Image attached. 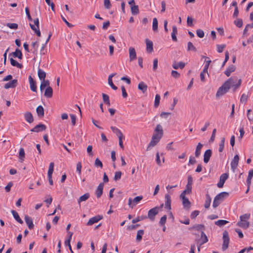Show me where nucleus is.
Instances as JSON below:
<instances>
[{
  "label": "nucleus",
  "instance_id": "nucleus-18",
  "mask_svg": "<svg viewBox=\"0 0 253 253\" xmlns=\"http://www.w3.org/2000/svg\"><path fill=\"white\" fill-rule=\"evenodd\" d=\"M17 80H13L11 82H9L5 84L4 88L5 89H8L9 88H14L16 87L17 85Z\"/></svg>",
  "mask_w": 253,
  "mask_h": 253
},
{
  "label": "nucleus",
  "instance_id": "nucleus-19",
  "mask_svg": "<svg viewBox=\"0 0 253 253\" xmlns=\"http://www.w3.org/2000/svg\"><path fill=\"white\" fill-rule=\"evenodd\" d=\"M116 74L115 73H113L111 75H110L108 77V84H109V85L112 87V88L114 90H117V87L116 86H115L113 83V81H112V78L115 76Z\"/></svg>",
  "mask_w": 253,
  "mask_h": 253
},
{
  "label": "nucleus",
  "instance_id": "nucleus-44",
  "mask_svg": "<svg viewBox=\"0 0 253 253\" xmlns=\"http://www.w3.org/2000/svg\"><path fill=\"white\" fill-rule=\"evenodd\" d=\"M131 11L133 15L137 14L139 13L138 6L137 5H134L131 6Z\"/></svg>",
  "mask_w": 253,
  "mask_h": 253
},
{
  "label": "nucleus",
  "instance_id": "nucleus-59",
  "mask_svg": "<svg viewBox=\"0 0 253 253\" xmlns=\"http://www.w3.org/2000/svg\"><path fill=\"white\" fill-rule=\"evenodd\" d=\"M216 46H217V51L219 53H221L223 51L224 48H225V44H221V45L217 44Z\"/></svg>",
  "mask_w": 253,
  "mask_h": 253
},
{
  "label": "nucleus",
  "instance_id": "nucleus-49",
  "mask_svg": "<svg viewBox=\"0 0 253 253\" xmlns=\"http://www.w3.org/2000/svg\"><path fill=\"white\" fill-rule=\"evenodd\" d=\"M160 98H161V97L159 94H157L156 95L155 102H154V106L155 107H157L159 106V105L160 104Z\"/></svg>",
  "mask_w": 253,
  "mask_h": 253
},
{
  "label": "nucleus",
  "instance_id": "nucleus-51",
  "mask_svg": "<svg viewBox=\"0 0 253 253\" xmlns=\"http://www.w3.org/2000/svg\"><path fill=\"white\" fill-rule=\"evenodd\" d=\"M234 23L239 28H241L243 25V21L241 19H237L234 21Z\"/></svg>",
  "mask_w": 253,
  "mask_h": 253
},
{
  "label": "nucleus",
  "instance_id": "nucleus-6",
  "mask_svg": "<svg viewBox=\"0 0 253 253\" xmlns=\"http://www.w3.org/2000/svg\"><path fill=\"white\" fill-rule=\"evenodd\" d=\"M223 240L222 249L223 251H225L228 248L229 243V236L228 232L226 231H224L223 233Z\"/></svg>",
  "mask_w": 253,
  "mask_h": 253
},
{
  "label": "nucleus",
  "instance_id": "nucleus-12",
  "mask_svg": "<svg viewBox=\"0 0 253 253\" xmlns=\"http://www.w3.org/2000/svg\"><path fill=\"white\" fill-rule=\"evenodd\" d=\"M212 155V151L211 149L207 150L204 155V162L205 163H208Z\"/></svg>",
  "mask_w": 253,
  "mask_h": 253
},
{
  "label": "nucleus",
  "instance_id": "nucleus-27",
  "mask_svg": "<svg viewBox=\"0 0 253 253\" xmlns=\"http://www.w3.org/2000/svg\"><path fill=\"white\" fill-rule=\"evenodd\" d=\"M203 144L201 143H199L196 146V151L195 152V155L196 157H199L201 154V150L202 148Z\"/></svg>",
  "mask_w": 253,
  "mask_h": 253
},
{
  "label": "nucleus",
  "instance_id": "nucleus-38",
  "mask_svg": "<svg viewBox=\"0 0 253 253\" xmlns=\"http://www.w3.org/2000/svg\"><path fill=\"white\" fill-rule=\"evenodd\" d=\"M224 143H225V138L222 137L221 139L219 145V148L218 151L219 152H222L224 149Z\"/></svg>",
  "mask_w": 253,
  "mask_h": 253
},
{
  "label": "nucleus",
  "instance_id": "nucleus-20",
  "mask_svg": "<svg viewBox=\"0 0 253 253\" xmlns=\"http://www.w3.org/2000/svg\"><path fill=\"white\" fill-rule=\"evenodd\" d=\"M112 131L115 133L118 138L124 137L123 134L121 130L115 126H111Z\"/></svg>",
  "mask_w": 253,
  "mask_h": 253
},
{
  "label": "nucleus",
  "instance_id": "nucleus-57",
  "mask_svg": "<svg viewBox=\"0 0 253 253\" xmlns=\"http://www.w3.org/2000/svg\"><path fill=\"white\" fill-rule=\"evenodd\" d=\"M206 74L209 75L208 72H204V70H203V71L200 73V79L202 82H204L205 81V76Z\"/></svg>",
  "mask_w": 253,
  "mask_h": 253
},
{
  "label": "nucleus",
  "instance_id": "nucleus-56",
  "mask_svg": "<svg viewBox=\"0 0 253 253\" xmlns=\"http://www.w3.org/2000/svg\"><path fill=\"white\" fill-rule=\"evenodd\" d=\"M211 62V60H207L206 61V63L204 65V72H208V68L209 67V65Z\"/></svg>",
  "mask_w": 253,
  "mask_h": 253
},
{
  "label": "nucleus",
  "instance_id": "nucleus-41",
  "mask_svg": "<svg viewBox=\"0 0 253 253\" xmlns=\"http://www.w3.org/2000/svg\"><path fill=\"white\" fill-rule=\"evenodd\" d=\"M158 22L157 19L156 18H154L153 19V25H152V29L154 31L156 32L158 31Z\"/></svg>",
  "mask_w": 253,
  "mask_h": 253
},
{
  "label": "nucleus",
  "instance_id": "nucleus-58",
  "mask_svg": "<svg viewBox=\"0 0 253 253\" xmlns=\"http://www.w3.org/2000/svg\"><path fill=\"white\" fill-rule=\"evenodd\" d=\"M197 35L198 37L200 38H202L204 37V32L203 30L201 29H198L196 31Z\"/></svg>",
  "mask_w": 253,
  "mask_h": 253
},
{
  "label": "nucleus",
  "instance_id": "nucleus-23",
  "mask_svg": "<svg viewBox=\"0 0 253 253\" xmlns=\"http://www.w3.org/2000/svg\"><path fill=\"white\" fill-rule=\"evenodd\" d=\"M235 66L233 65H231L225 71L224 73L227 77H229L231 73L235 70Z\"/></svg>",
  "mask_w": 253,
  "mask_h": 253
},
{
  "label": "nucleus",
  "instance_id": "nucleus-2",
  "mask_svg": "<svg viewBox=\"0 0 253 253\" xmlns=\"http://www.w3.org/2000/svg\"><path fill=\"white\" fill-rule=\"evenodd\" d=\"M163 135V130L161 125H157L152 137V139L147 147V151L155 146L160 141Z\"/></svg>",
  "mask_w": 253,
  "mask_h": 253
},
{
  "label": "nucleus",
  "instance_id": "nucleus-26",
  "mask_svg": "<svg viewBox=\"0 0 253 253\" xmlns=\"http://www.w3.org/2000/svg\"><path fill=\"white\" fill-rule=\"evenodd\" d=\"M11 213L12 214L14 218L15 219V220L18 222L19 223H23V221L20 218L19 215H18V213H17V211H15L14 210H12L11 211Z\"/></svg>",
  "mask_w": 253,
  "mask_h": 253
},
{
  "label": "nucleus",
  "instance_id": "nucleus-43",
  "mask_svg": "<svg viewBox=\"0 0 253 253\" xmlns=\"http://www.w3.org/2000/svg\"><path fill=\"white\" fill-rule=\"evenodd\" d=\"M228 222V221L225 220H218L215 222V224L218 226H222L225 225L226 223Z\"/></svg>",
  "mask_w": 253,
  "mask_h": 253
},
{
  "label": "nucleus",
  "instance_id": "nucleus-8",
  "mask_svg": "<svg viewBox=\"0 0 253 253\" xmlns=\"http://www.w3.org/2000/svg\"><path fill=\"white\" fill-rule=\"evenodd\" d=\"M239 161V156L238 155H236L231 162V168L233 172H235V169H237Z\"/></svg>",
  "mask_w": 253,
  "mask_h": 253
},
{
  "label": "nucleus",
  "instance_id": "nucleus-47",
  "mask_svg": "<svg viewBox=\"0 0 253 253\" xmlns=\"http://www.w3.org/2000/svg\"><path fill=\"white\" fill-rule=\"evenodd\" d=\"M24 157H25L24 150L23 148H21L20 149V151H19V158L21 162L22 161H23Z\"/></svg>",
  "mask_w": 253,
  "mask_h": 253
},
{
  "label": "nucleus",
  "instance_id": "nucleus-53",
  "mask_svg": "<svg viewBox=\"0 0 253 253\" xmlns=\"http://www.w3.org/2000/svg\"><path fill=\"white\" fill-rule=\"evenodd\" d=\"M94 165L97 167H100L101 168L103 167L102 163L101 162V161L98 159L96 158L95 160Z\"/></svg>",
  "mask_w": 253,
  "mask_h": 253
},
{
  "label": "nucleus",
  "instance_id": "nucleus-37",
  "mask_svg": "<svg viewBox=\"0 0 253 253\" xmlns=\"http://www.w3.org/2000/svg\"><path fill=\"white\" fill-rule=\"evenodd\" d=\"M24 219L28 226V228L30 229H32V220L31 219L30 217L28 215H25Z\"/></svg>",
  "mask_w": 253,
  "mask_h": 253
},
{
  "label": "nucleus",
  "instance_id": "nucleus-54",
  "mask_svg": "<svg viewBox=\"0 0 253 253\" xmlns=\"http://www.w3.org/2000/svg\"><path fill=\"white\" fill-rule=\"evenodd\" d=\"M193 228L195 229L198 231H202V232L205 229V227L203 225L198 224L194 226Z\"/></svg>",
  "mask_w": 253,
  "mask_h": 253
},
{
  "label": "nucleus",
  "instance_id": "nucleus-63",
  "mask_svg": "<svg viewBox=\"0 0 253 253\" xmlns=\"http://www.w3.org/2000/svg\"><path fill=\"white\" fill-rule=\"evenodd\" d=\"M81 169H82V164L81 162H78L77 164V171L78 173L81 175Z\"/></svg>",
  "mask_w": 253,
  "mask_h": 253
},
{
  "label": "nucleus",
  "instance_id": "nucleus-30",
  "mask_svg": "<svg viewBox=\"0 0 253 253\" xmlns=\"http://www.w3.org/2000/svg\"><path fill=\"white\" fill-rule=\"evenodd\" d=\"M90 197V195L88 193H86L84 195L81 196L79 199H78V202L79 204H80L81 202L85 201L87 200Z\"/></svg>",
  "mask_w": 253,
  "mask_h": 253
},
{
  "label": "nucleus",
  "instance_id": "nucleus-60",
  "mask_svg": "<svg viewBox=\"0 0 253 253\" xmlns=\"http://www.w3.org/2000/svg\"><path fill=\"white\" fill-rule=\"evenodd\" d=\"M248 98V95L246 94H243L240 98V101L242 102H246Z\"/></svg>",
  "mask_w": 253,
  "mask_h": 253
},
{
  "label": "nucleus",
  "instance_id": "nucleus-48",
  "mask_svg": "<svg viewBox=\"0 0 253 253\" xmlns=\"http://www.w3.org/2000/svg\"><path fill=\"white\" fill-rule=\"evenodd\" d=\"M122 176V172L120 171H116L115 173V176L114 177V180L115 181H118L121 179Z\"/></svg>",
  "mask_w": 253,
  "mask_h": 253
},
{
  "label": "nucleus",
  "instance_id": "nucleus-40",
  "mask_svg": "<svg viewBox=\"0 0 253 253\" xmlns=\"http://www.w3.org/2000/svg\"><path fill=\"white\" fill-rule=\"evenodd\" d=\"M146 218H147V216L146 215L139 216H137V217H136L135 218L133 219L132 220V222L133 223H135L136 222H138L140 221L145 219Z\"/></svg>",
  "mask_w": 253,
  "mask_h": 253
},
{
  "label": "nucleus",
  "instance_id": "nucleus-55",
  "mask_svg": "<svg viewBox=\"0 0 253 253\" xmlns=\"http://www.w3.org/2000/svg\"><path fill=\"white\" fill-rule=\"evenodd\" d=\"M167 218V217L166 215H164V216H163L161 218L160 221L159 222V224L161 225H164L166 222Z\"/></svg>",
  "mask_w": 253,
  "mask_h": 253
},
{
  "label": "nucleus",
  "instance_id": "nucleus-33",
  "mask_svg": "<svg viewBox=\"0 0 253 253\" xmlns=\"http://www.w3.org/2000/svg\"><path fill=\"white\" fill-rule=\"evenodd\" d=\"M253 177V169H251L249 171V174H248V178L247 179V184L249 187L251 183V180H252Z\"/></svg>",
  "mask_w": 253,
  "mask_h": 253
},
{
  "label": "nucleus",
  "instance_id": "nucleus-45",
  "mask_svg": "<svg viewBox=\"0 0 253 253\" xmlns=\"http://www.w3.org/2000/svg\"><path fill=\"white\" fill-rule=\"evenodd\" d=\"M187 50H192L196 52L197 49L196 47L193 45V43L191 42H189L187 43Z\"/></svg>",
  "mask_w": 253,
  "mask_h": 253
},
{
  "label": "nucleus",
  "instance_id": "nucleus-1",
  "mask_svg": "<svg viewBox=\"0 0 253 253\" xmlns=\"http://www.w3.org/2000/svg\"><path fill=\"white\" fill-rule=\"evenodd\" d=\"M241 83L242 80L236 76L230 78L218 88L216 96L218 97L224 95L230 88H232L233 91H235L241 85Z\"/></svg>",
  "mask_w": 253,
  "mask_h": 253
},
{
  "label": "nucleus",
  "instance_id": "nucleus-39",
  "mask_svg": "<svg viewBox=\"0 0 253 253\" xmlns=\"http://www.w3.org/2000/svg\"><path fill=\"white\" fill-rule=\"evenodd\" d=\"M10 61L11 65H12L13 66H15L19 68H22V65L21 64L18 63L16 60L13 59L12 58H11L10 59Z\"/></svg>",
  "mask_w": 253,
  "mask_h": 253
},
{
  "label": "nucleus",
  "instance_id": "nucleus-42",
  "mask_svg": "<svg viewBox=\"0 0 253 253\" xmlns=\"http://www.w3.org/2000/svg\"><path fill=\"white\" fill-rule=\"evenodd\" d=\"M144 234V230H139L137 232L136 235V240L138 242H139L142 239V235Z\"/></svg>",
  "mask_w": 253,
  "mask_h": 253
},
{
  "label": "nucleus",
  "instance_id": "nucleus-50",
  "mask_svg": "<svg viewBox=\"0 0 253 253\" xmlns=\"http://www.w3.org/2000/svg\"><path fill=\"white\" fill-rule=\"evenodd\" d=\"M182 204L185 208H189L190 206V202L188 198L184 199L182 200Z\"/></svg>",
  "mask_w": 253,
  "mask_h": 253
},
{
  "label": "nucleus",
  "instance_id": "nucleus-9",
  "mask_svg": "<svg viewBox=\"0 0 253 253\" xmlns=\"http://www.w3.org/2000/svg\"><path fill=\"white\" fill-rule=\"evenodd\" d=\"M35 25H33V31L38 36L40 37L41 35V32L39 28V21L38 18H36L34 20Z\"/></svg>",
  "mask_w": 253,
  "mask_h": 253
},
{
  "label": "nucleus",
  "instance_id": "nucleus-21",
  "mask_svg": "<svg viewBox=\"0 0 253 253\" xmlns=\"http://www.w3.org/2000/svg\"><path fill=\"white\" fill-rule=\"evenodd\" d=\"M53 90L50 86H47L44 92V96L48 98H50L52 96Z\"/></svg>",
  "mask_w": 253,
  "mask_h": 253
},
{
  "label": "nucleus",
  "instance_id": "nucleus-3",
  "mask_svg": "<svg viewBox=\"0 0 253 253\" xmlns=\"http://www.w3.org/2000/svg\"><path fill=\"white\" fill-rule=\"evenodd\" d=\"M250 213H245L240 216V221L237 223V225L243 229H246L250 226L249 220L250 218Z\"/></svg>",
  "mask_w": 253,
  "mask_h": 253
},
{
  "label": "nucleus",
  "instance_id": "nucleus-52",
  "mask_svg": "<svg viewBox=\"0 0 253 253\" xmlns=\"http://www.w3.org/2000/svg\"><path fill=\"white\" fill-rule=\"evenodd\" d=\"M6 26L12 29H17L18 28V24L16 23H7Z\"/></svg>",
  "mask_w": 253,
  "mask_h": 253
},
{
  "label": "nucleus",
  "instance_id": "nucleus-14",
  "mask_svg": "<svg viewBox=\"0 0 253 253\" xmlns=\"http://www.w3.org/2000/svg\"><path fill=\"white\" fill-rule=\"evenodd\" d=\"M103 186V183H100L96 190L95 194L98 198H100L102 194Z\"/></svg>",
  "mask_w": 253,
  "mask_h": 253
},
{
  "label": "nucleus",
  "instance_id": "nucleus-62",
  "mask_svg": "<svg viewBox=\"0 0 253 253\" xmlns=\"http://www.w3.org/2000/svg\"><path fill=\"white\" fill-rule=\"evenodd\" d=\"M239 132H240V136L238 138H239V140H241V139H242V138L245 134V131H244L243 127H240Z\"/></svg>",
  "mask_w": 253,
  "mask_h": 253
},
{
  "label": "nucleus",
  "instance_id": "nucleus-64",
  "mask_svg": "<svg viewBox=\"0 0 253 253\" xmlns=\"http://www.w3.org/2000/svg\"><path fill=\"white\" fill-rule=\"evenodd\" d=\"M171 76L174 78H178L180 77V74L177 71L172 70L171 71Z\"/></svg>",
  "mask_w": 253,
  "mask_h": 253
},
{
  "label": "nucleus",
  "instance_id": "nucleus-16",
  "mask_svg": "<svg viewBox=\"0 0 253 253\" xmlns=\"http://www.w3.org/2000/svg\"><path fill=\"white\" fill-rule=\"evenodd\" d=\"M46 127V126L43 124H39L37 126H36L33 128V131L34 132H40L44 130H45Z\"/></svg>",
  "mask_w": 253,
  "mask_h": 253
},
{
  "label": "nucleus",
  "instance_id": "nucleus-61",
  "mask_svg": "<svg viewBox=\"0 0 253 253\" xmlns=\"http://www.w3.org/2000/svg\"><path fill=\"white\" fill-rule=\"evenodd\" d=\"M104 5L106 8L109 9L111 6V4L110 1V0H104Z\"/></svg>",
  "mask_w": 253,
  "mask_h": 253
},
{
  "label": "nucleus",
  "instance_id": "nucleus-22",
  "mask_svg": "<svg viewBox=\"0 0 253 253\" xmlns=\"http://www.w3.org/2000/svg\"><path fill=\"white\" fill-rule=\"evenodd\" d=\"M138 89L142 91L143 93H145L147 89V85L143 82H141L138 85Z\"/></svg>",
  "mask_w": 253,
  "mask_h": 253
},
{
  "label": "nucleus",
  "instance_id": "nucleus-15",
  "mask_svg": "<svg viewBox=\"0 0 253 253\" xmlns=\"http://www.w3.org/2000/svg\"><path fill=\"white\" fill-rule=\"evenodd\" d=\"M165 208L170 210L171 209V199L170 196L169 194H166L165 195Z\"/></svg>",
  "mask_w": 253,
  "mask_h": 253
},
{
  "label": "nucleus",
  "instance_id": "nucleus-32",
  "mask_svg": "<svg viewBox=\"0 0 253 253\" xmlns=\"http://www.w3.org/2000/svg\"><path fill=\"white\" fill-rule=\"evenodd\" d=\"M49 82L48 80H42V81L41 83V86H40V89L41 91L43 90L45 87L49 86Z\"/></svg>",
  "mask_w": 253,
  "mask_h": 253
},
{
  "label": "nucleus",
  "instance_id": "nucleus-28",
  "mask_svg": "<svg viewBox=\"0 0 253 253\" xmlns=\"http://www.w3.org/2000/svg\"><path fill=\"white\" fill-rule=\"evenodd\" d=\"M185 64L182 62H179L178 63L174 62L172 64V67L174 69H177L179 68L180 69H183L185 67Z\"/></svg>",
  "mask_w": 253,
  "mask_h": 253
},
{
  "label": "nucleus",
  "instance_id": "nucleus-13",
  "mask_svg": "<svg viewBox=\"0 0 253 253\" xmlns=\"http://www.w3.org/2000/svg\"><path fill=\"white\" fill-rule=\"evenodd\" d=\"M146 44V50L149 53H151L153 51V43L152 41L148 39L145 40Z\"/></svg>",
  "mask_w": 253,
  "mask_h": 253
},
{
  "label": "nucleus",
  "instance_id": "nucleus-46",
  "mask_svg": "<svg viewBox=\"0 0 253 253\" xmlns=\"http://www.w3.org/2000/svg\"><path fill=\"white\" fill-rule=\"evenodd\" d=\"M25 120L29 123H32V114L30 112H27L25 114Z\"/></svg>",
  "mask_w": 253,
  "mask_h": 253
},
{
  "label": "nucleus",
  "instance_id": "nucleus-11",
  "mask_svg": "<svg viewBox=\"0 0 253 253\" xmlns=\"http://www.w3.org/2000/svg\"><path fill=\"white\" fill-rule=\"evenodd\" d=\"M102 218V216H100V215H97V216H95L93 217H91V218L89 219V220L87 222L86 225L88 226L92 225L94 223H97L98 221H99Z\"/></svg>",
  "mask_w": 253,
  "mask_h": 253
},
{
  "label": "nucleus",
  "instance_id": "nucleus-24",
  "mask_svg": "<svg viewBox=\"0 0 253 253\" xmlns=\"http://www.w3.org/2000/svg\"><path fill=\"white\" fill-rule=\"evenodd\" d=\"M208 241V239L204 231L201 232V241L200 243V246H202L204 244L207 243Z\"/></svg>",
  "mask_w": 253,
  "mask_h": 253
},
{
  "label": "nucleus",
  "instance_id": "nucleus-7",
  "mask_svg": "<svg viewBox=\"0 0 253 253\" xmlns=\"http://www.w3.org/2000/svg\"><path fill=\"white\" fill-rule=\"evenodd\" d=\"M143 199V196H139L134 198L133 200L131 198L128 199V205L130 208L131 209L133 208L136 204H137L142 199Z\"/></svg>",
  "mask_w": 253,
  "mask_h": 253
},
{
  "label": "nucleus",
  "instance_id": "nucleus-36",
  "mask_svg": "<svg viewBox=\"0 0 253 253\" xmlns=\"http://www.w3.org/2000/svg\"><path fill=\"white\" fill-rule=\"evenodd\" d=\"M38 74L41 80H44L46 74L43 71H42L41 69H39Z\"/></svg>",
  "mask_w": 253,
  "mask_h": 253
},
{
  "label": "nucleus",
  "instance_id": "nucleus-34",
  "mask_svg": "<svg viewBox=\"0 0 253 253\" xmlns=\"http://www.w3.org/2000/svg\"><path fill=\"white\" fill-rule=\"evenodd\" d=\"M12 54L14 57H18L19 59L22 58V52L19 49H16L14 52H12Z\"/></svg>",
  "mask_w": 253,
  "mask_h": 253
},
{
  "label": "nucleus",
  "instance_id": "nucleus-10",
  "mask_svg": "<svg viewBox=\"0 0 253 253\" xmlns=\"http://www.w3.org/2000/svg\"><path fill=\"white\" fill-rule=\"evenodd\" d=\"M228 177V175L225 173L222 174L219 177V181L218 182L217 186L219 188H222L223 186L224 183Z\"/></svg>",
  "mask_w": 253,
  "mask_h": 253
},
{
  "label": "nucleus",
  "instance_id": "nucleus-4",
  "mask_svg": "<svg viewBox=\"0 0 253 253\" xmlns=\"http://www.w3.org/2000/svg\"><path fill=\"white\" fill-rule=\"evenodd\" d=\"M229 196V193L226 192H222L217 195L213 200L212 207L214 208H217L224 199Z\"/></svg>",
  "mask_w": 253,
  "mask_h": 253
},
{
  "label": "nucleus",
  "instance_id": "nucleus-35",
  "mask_svg": "<svg viewBox=\"0 0 253 253\" xmlns=\"http://www.w3.org/2000/svg\"><path fill=\"white\" fill-rule=\"evenodd\" d=\"M54 165L53 162L50 163L47 172V176H52V174L53 173L54 169Z\"/></svg>",
  "mask_w": 253,
  "mask_h": 253
},
{
  "label": "nucleus",
  "instance_id": "nucleus-25",
  "mask_svg": "<svg viewBox=\"0 0 253 253\" xmlns=\"http://www.w3.org/2000/svg\"><path fill=\"white\" fill-rule=\"evenodd\" d=\"M211 198L210 197L209 194L206 195V200L204 204V207L206 209H208L211 205Z\"/></svg>",
  "mask_w": 253,
  "mask_h": 253
},
{
  "label": "nucleus",
  "instance_id": "nucleus-5",
  "mask_svg": "<svg viewBox=\"0 0 253 253\" xmlns=\"http://www.w3.org/2000/svg\"><path fill=\"white\" fill-rule=\"evenodd\" d=\"M159 207H155L150 210L148 212V216L147 218H149L151 221H153L155 220V216L159 212Z\"/></svg>",
  "mask_w": 253,
  "mask_h": 253
},
{
  "label": "nucleus",
  "instance_id": "nucleus-17",
  "mask_svg": "<svg viewBox=\"0 0 253 253\" xmlns=\"http://www.w3.org/2000/svg\"><path fill=\"white\" fill-rule=\"evenodd\" d=\"M129 56L130 61L136 58L135 50L133 47H131L129 48Z\"/></svg>",
  "mask_w": 253,
  "mask_h": 253
},
{
  "label": "nucleus",
  "instance_id": "nucleus-29",
  "mask_svg": "<svg viewBox=\"0 0 253 253\" xmlns=\"http://www.w3.org/2000/svg\"><path fill=\"white\" fill-rule=\"evenodd\" d=\"M36 112L39 117H42L44 116V109L41 105L37 108Z\"/></svg>",
  "mask_w": 253,
  "mask_h": 253
},
{
  "label": "nucleus",
  "instance_id": "nucleus-31",
  "mask_svg": "<svg viewBox=\"0 0 253 253\" xmlns=\"http://www.w3.org/2000/svg\"><path fill=\"white\" fill-rule=\"evenodd\" d=\"M177 33V29L176 26H172V32L171 33V38L172 40L174 42L177 41V38L176 36V35Z\"/></svg>",
  "mask_w": 253,
  "mask_h": 253
}]
</instances>
